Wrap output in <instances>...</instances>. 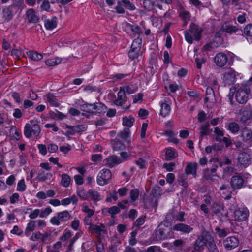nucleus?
<instances>
[{
    "mask_svg": "<svg viewBox=\"0 0 252 252\" xmlns=\"http://www.w3.org/2000/svg\"><path fill=\"white\" fill-rule=\"evenodd\" d=\"M127 97L124 91L120 88V90L117 94V98L114 101V103L118 106H122L127 102Z\"/></svg>",
    "mask_w": 252,
    "mask_h": 252,
    "instance_id": "16",
    "label": "nucleus"
},
{
    "mask_svg": "<svg viewBox=\"0 0 252 252\" xmlns=\"http://www.w3.org/2000/svg\"><path fill=\"white\" fill-rule=\"evenodd\" d=\"M66 61L65 59H61L59 57H56L55 58L49 59L45 61V64L48 66H53L57 65L62 62L65 63Z\"/></svg>",
    "mask_w": 252,
    "mask_h": 252,
    "instance_id": "26",
    "label": "nucleus"
},
{
    "mask_svg": "<svg viewBox=\"0 0 252 252\" xmlns=\"http://www.w3.org/2000/svg\"><path fill=\"white\" fill-rule=\"evenodd\" d=\"M47 100L51 105L58 106L59 103L56 96L53 94L49 93L46 95Z\"/></svg>",
    "mask_w": 252,
    "mask_h": 252,
    "instance_id": "35",
    "label": "nucleus"
},
{
    "mask_svg": "<svg viewBox=\"0 0 252 252\" xmlns=\"http://www.w3.org/2000/svg\"><path fill=\"white\" fill-rule=\"evenodd\" d=\"M223 76L225 79H239L242 77V75L240 73L229 68L225 71L223 73Z\"/></svg>",
    "mask_w": 252,
    "mask_h": 252,
    "instance_id": "22",
    "label": "nucleus"
},
{
    "mask_svg": "<svg viewBox=\"0 0 252 252\" xmlns=\"http://www.w3.org/2000/svg\"><path fill=\"white\" fill-rule=\"evenodd\" d=\"M15 6H9L4 8L1 13V16L4 21H9L13 17Z\"/></svg>",
    "mask_w": 252,
    "mask_h": 252,
    "instance_id": "15",
    "label": "nucleus"
},
{
    "mask_svg": "<svg viewBox=\"0 0 252 252\" xmlns=\"http://www.w3.org/2000/svg\"><path fill=\"white\" fill-rule=\"evenodd\" d=\"M93 112L98 113H105L107 107L102 103H96L93 104Z\"/></svg>",
    "mask_w": 252,
    "mask_h": 252,
    "instance_id": "31",
    "label": "nucleus"
},
{
    "mask_svg": "<svg viewBox=\"0 0 252 252\" xmlns=\"http://www.w3.org/2000/svg\"><path fill=\"white\" fill-rule=\"evenodd\" d=\"M75 242L74 240L70 238L68 241L66 242V244L64 245L67 247V252H69L73 250V244Z\"/></svg>",
    "mask_w": 252,
    "mask_h": 252,
    "instance_id": "63",
    "label": "nucleus"
},
{
    "mask_svg": "<svg viewBox=\"0 0 252 252\" xmlns=\"http://www.w3.org/2000/svg\"><path fill=\"white\" fill-rule=\"evenodd\" d=\"M44 24L46 29L48 30H52L57 27V18L56 17H53L51 19H46L44 21Z\"/></svg>",
    "mask_w": 252,
    "mask_h": 252,
    "instance_id": "27",
    "label": "nucleus"
},
{
    "mask_svg": "<svg viewBox=\"0 0 252 252\" xmlns=\"http://www.w3.org/2000/svg\"><path fill=\"white\" fill-rule=\"evenodd\" d=\"M213 212L220 218L222 219L227 217V214L224 210V206L223 204H218L215 203L213 204Z\"/></svg>",
    "mask_w": 252,
    "mask_h": 252,
    "instance_id": "12",
    "label": "nucleus"
},
{
    "mask_svg": "<svg viewBox=\"0 0 252 252\" xmlns=\"http://www.w3.org/2000/svg\"><path fill=\"white\" fill-rule=\"evenodd\" d=\"M239 162L244 166H247L251 162L250 155L247 153H241L238 158Z\"/></svg>",
    "mask_w": 252,
    "mask_h": 252,
    "instance_id": "23",
    "label": "nucleus"
},
{
    "mask_svg": "<svg viewBox=\"0 0 252 252\" xmlns=\"http://www.w3.org/2000/svg\"><path fill=\"white\" fill-rule=\"evenodd\" d=\"M186 213L184 211H179L175 217V219L176 221L180 222H184L185 221V219L184 216H185Z\"/></svg>",
    "mask_w": 252,
    "mask_h": 252,
    "instance_id": "58",
    "label": "nucleus"
},
{
    "mask_svg": "<svg viewBox=\"0 0 252 252\" xmlns=\"http://www.w3.org/2000/svg\"><path fill=\"white\" fill-rule=\"evenodd\" d=\"M215 175L211 174L208 169L206 170L204 172V178L208 181L209 182H213L215 180Z\"/></svg>",
    "mask_w": 252,
    "mask_h": 252,
    "instance_id": "60",
    "label": "nucleus"
},
{
    "mask_svg": "<svg viewBox=\"0 0 252 252\" xmlns=\"http://www.w3.org/2000/svg\"><path fill=\"white\" fill-rule=\"evenodd\" d=\"M186 41L189 44H191L193 40L198 41L201 36L202 29L198 25L191 24L188 30L184 31Z\"/></svg>",
    "mask_w": 252,
    "mask_h": 252,
    "instance_id": "1",
    "label": "nucleus"
},
{
    "mask_svg": "<svg viewBox=\"0 0 252 252\" xmlns=\"http://www.w3.org/2000/svg\"><path fill=\"white\" fill-rule=\"evenodd\" d=\"M197 164L196 163H189L185 168L186 174H191L194 177L196 176Z\"/></svg>",
    "mask_w": 252,
    "mask_h": 252,
    "instance_id": "24",
    "label": "nucleus"
},
{
    "mask_svg": "<svg viewBox=\"0 0 252 252\" xmlns=\"http://www.w3.org/2000/svg\"><path fill=\"white\" fill-rule=\"evenodd\" d=\"M62 246L61 241H58L52 246L47 247V252H60Z\"/></svg>",
    "mask_w": 252,
    "mask_h": 252,
    "instance_id": "32",
    "label": "nucleus"
},
{
    "mask_svg": "<svg viewBox=\"0 0 252 252\" xmlns=\"http://www.w3.org/2000/svg\"><path fill=\"white\" fill-rule=\"evenodd\" d=\"M169 229L167 227L160 224L155 231V236L157 240H164L169 236Z\"/></svg>",
    "mask_w": 252,
    "mask_h": 252,
    "instance_id": "7",
    "label": "nucleus"
},
{
    "mask_svg": "<svg viewBox=\"0 0 252 252\" xmlns=\"http://www.w3.org/2000/svg\"><path fill=\"white\" fill-rule=\"evenodd\" d=\"M243 33L247 36L252 37V24H249L245 27Z\"/></svg>",
    "mask_w": 252,
    "mask_h": 252,
    "instance_id": "51",
    "label": "nucleus"
},
{
    "mask_svg": "<svg viewBox=\"0 0 252 252\" xmlns=\"http://www.w3.org/2000/svg\"><path fill=\"white\" fill-rule=\"evenodd\" d=\"M120 212L119 207L114 206L108 209V212L111 214V218H114L115 215Z\"/></svg>",
    "mask_w": 252,
    "mask_h": 252,
    "instance_id": "54",
    "label": "nucleus"
},
{
    "mask_svg": "<svg viewBox=\"0 0 252 252\" xmlns=\"http://www.w3.org/2000/svg\"><path fill=\"white\" fill-rule=\"evenodd\" d=\"M212 239V237L208 232L203 233L199 236L195 240L194 249L197 251H200L203 249L204 246L207 243L210 242Z\"/></svg>",
    "mask_w": 252,
    "mask_h": 252,
    "instance_id": "3",
    "label": "nucleus"
},
{
    "mask_svg": "<svg viewBox=\"0 0 252 252\" xmlns=\"http://www.w3.org/2000/svg\"><path fill=\"white\" fill-rule=\"evenodd\" d=\"M173 229L175 231H180L183 234H189L193 230V228L186 224L179 223L175 224L173 227Z\"/></svg>",
    "mask_w": 252,
    "mask_h": 252,
    "instance_id": "14",
    "label": "nucleus"
},
{
    "mask_svg": "<svg viewBox=\"0 0 252 252\" xmlns=\"http://www.w3.org/2000/svg\"><path fill=\"white\" fill-rule=\"evenodd\" d=\"M112 142L113 149L115 151L122 150L125 148V144L119 139H114Z\"/></svg>",
    "mask_w": 252,
    "mask_h": 252,
    "instance_id": "33",
    "label": "nucleus"
},
{
    "mask_svg": "<svg viewBox=\"0 0 252 252\" xmlns=\"http://www.w3.org/2000/svg\"><path fill=\"white\" fill-rule=\"evenodd\" d=\"M120 89H122V91H124L125 94L126 92L129 94H131L134 93L135 91L133 87L127 85H124L123 87H121Z\"/></svg>",
    "mask_w": 252,
    "mask_h": 252,
    "instance_id": "62",
    "label": "nucleus"
},
{
    "mask_svg": "<svg viewBox=\"0 0 252 252\" xmlns=\"http://www.w3.org/2000/svg\"><path fill=\"white\" fill-rule=\"evenodd\" d=\"M239 241L238 238L235 236H229L227 237L223 241V244L227 250H231L239 245Z\"/></svg>",
    "mask_w": 252,
    "mask_h": 252,
    "instance_id": "8",
    "label": "nucleus"
},
{
    "mask_svg": "<svg viewBox=\"0 0 252 252\" xmlns=\"http://www.w3.org/2000/svg\"><path fill=\"white\" fill-rule=\"evenodd\" d=\"M210 125L207 123L202 125L200 128V141L202 140L203 137L210 134L212 132V129H209Z\"/></svg>",
    "mask_w": 252,
    "mask_h": 252,
    "instance_id": "25",
    "label": "nucleus"
},
{
    "mask_svg": "<svg viewBox=\"0 0 252 252\" xmlns=\"http://www.w3.org/2000/svg\"><path fill=\"white\" fill-rule=\"evenodd\" d=\"M241 136L243 138V140L247 143L250 146L252 144V131L247 127L243 129Z\"/></svg>",
    "mask_w": 252,
    "mask_h": 252,
    "instance_id": "17",
    "label": "nucleus"
},
{
    "mask_svg": "<svg viewBox=\"0 0 252 252\" xmlns=\"http://www.w3.org/2000/svg\"><path fill=\"white\" fill-rule=\"evenodd\" d=\"M142 38H135L132 42L131 49L128 52V56L132 60L137 58L141 55V44Z\"/></svg>",
    "mask_w": 252,
    "mask_h": 252,
    "instance_id": "2",
    "label": "nucleus"
},
{
    "mask_svg": "<svg viewBox=\"0 0 252 252\" xmlns=\"http://www.w3.org/2000/svg\"><path fill=\"white\" fill-rule=\"evenodd\" d=\"M10 133L13 136V138L18 140L20 138V134L15 126H13L10 129Z\"/></svg>",
    "mask_w": 252,
    "mask_h": 252,
    "instance_id": "57",
    "label": "nucleus"
},
{
    "mask_svg": "<svg viewBox=\"0 0 252 252\" xmlns=\"http://www.w3.org/2000/svg\"><path fill=\"white\" fill-rule=\"evenodd\" d=\"M180 16L184 21V25L186 26L187 25L188 21L190 19V13L187 11L182 10L180 13Z\"/></svg>",
    "mask_w": 252,
    "mask_h": 252,
    "instance_id": "40",
    "label": "nucleus"
},
{
    "mask_svg": "<svg viewBox=\"0 0 252 252\" xmlns=\"http://www.w3.org/2000/svg\"><path fill=\"white\" fill-rule=\"evenodd\" d=\"M249 94L247 89L239 88L236 92L235 98L240 104H244L248 101Z\"/></svg>",
    "mask_w": 252,
    "mask_h": 252,
    "instance_id": "10",
    "label": "nucleus"
},
{
    "mask_svg": "<svg viewBox=\"0 0 252 252\" xmlns=\"http://www.w3.org/2000/svg\"><path fill=\"white\" fill-rule=\"evenodd\" d=\"M215 231L220 238L224 237L229 233L228 229H221L219 227H216Z\"/></svg>",
    "mask_w": 252,
    "mask_h": 252,
    "instance_id": "41",
    "label": "nucleus"
},
{
    "mask_svg": "<svg viewBox=\"0 0 252 252\" xmlns=\"http://www.w3.org/2000/svg\"><path fill=\"white\" fill-rule=\"evenodd\" d=\"M129 27L130 30L133 32V33L135 34V38L138 37L142 38V32L138 26L129 24Z\"/></svg>",
    "mask_w": 252,
    "mask_h": 252,
    "instance_id": "37",
    "label": "nucleus"
},
{
    "mask_svg": "<svg viewBox=\"0 0 252 252\" xmlns=\"http://www.w3.org/2000/svg\"><path fill=\"white\" fill-rule=\"evenodd\" d=\"M214 132L216 135L215 139L217 141L219 142H222L221 137L223 136L224 133L223 131L220 129L219 127H217L215 128Z\"/></svg>",
    "mask_w": 252,
    "mask_h": 252,
    "instance_id": "42",
    "label": "nucleus"
},
{
    "mask_svg": "<svg viewBox=\"0 0 252 252\" xmlns=\"http://www.w3.org/2000/svg\"><path fill=\"white\" fill-rule=\"evenodd\" d=\"M249 216V211L245 208H239L234 212V218L236 221L241 222L246 220Z\"/></svg>",
    "mask_w": 252,
    "mask_h": 252,
    "instance_id": "9",
    "label": "nucleus"
},
{
    "mask_svg": "<svg viewBox=\"0 0 252 252\" xmlns=\"http://www.w3.org/2000/svg\"><path fill=\"white\" fill-rule=\"evenodd\" d=\"M27 55L29 58L35 61H39L43 58L42 54L33 51L27 52Z\"/></svg>",
    "mask_w": 252,
    "mask_h": 252,
    "instance_id": "30",
    "label": "nucleus"
},
{
    "mask_svg": "<svg viewBox=\"0 0 252 252\" xmlns=\"http://www.w3.org/2000/svg\"><path fill=\"white\" fill-rule=\"evenodd\" d=\"M50 9V4L48 0H44L40 6L41 11H49Z\"/></svg>",
    "mask_w": 252,
    "mask_h": 252,
    "instance_id": "55",
    "label": "nucleus"
},
{
    "mask_svg": "<svg viewBox=\"0 0 252 252\" xmlns=\"http://www.w3.org/2000/svg\"><path fill=\"white\" fill-rule=\"evenodd\" d=\"M208 249L209 252H219L213 238L208 243Z\"/></svg>",
    "mask_w": 252,
    "mask_h": 252,
    "instance_id": "49",
    "label": "nucleus"
},
{
    "mask_svg": "<svg viewBox=\"0 0 252 252\" xmlns=\"http://www.w3.org/2000/svg\"><path fill=\"white\" fill-rule=\"evenodd\" d=\"M134 121V118L131 116H129L128 117H125L123 119V124L124 126L130 127L133 126Z\"/></svg>",
    "mask_w": 252,
    "mask_h": 252,
    "instance_id": "38",
    "label": "nucleus"
},
{
    "mask_svg": "<svg viewBox=\"0 0 252 252\" xmlns=\"http://www.w3.org/2000/svg\"><path fill=\"white\" fill-rule=\"evenodd\" d=\"M152 193L155 197H158L162 194V190L161 188L158 186L154 187L152 189Z\"/></svg>",
    "mask_w": 252,
    "mask_h": 252,
    "instance_id": "52",
    "label": "nucleus"
},
{
    "mask_svg": "<svg viewBox=\"0 0 252 252\" xmlns=\"http://www.w3.org/2000/svg\"><path fill=\"white\" fill-rule=\"evenodd\" d=\"M121 163V158L116 155L110 156L105 159V164L109 168H112Z\"/></svg>",
    "mask_w": 252,
    "mask_h": 252,
    "instance_id": "19",
    "label": "nucleus"
},
{
    "mask_svg": "<svg viewBox=\"0 0 252 252\" xmlns=\"http://www.w3.org/2000/svg\"><path fill=\"white\" fill-rule=\"evenodd\" d=\"M26 17L29 23H36L38 21L39 18L35 11L31 8L26 12Z\"/></svg>",
    "mask_w": 252,
    "mask_h": 252,
    "instance_id": "21",
    "label": "nucleus"
},
{
    "mask_svg": "<svg viewBox=\"0 0 252 252\" xmlns=\"http://www.w3.org/2000/svg\"><path fill=\"white\" fill-rule=\"evenodd\" d=\"M122 1L118 0L117 5L114 8L116 12L118 14H124L125 12L124 9L122 6Z\"/></svg>",
    "mask_w": 252,
    "mask_h": 252,
    "instance_id": "61",
    "label": "nucleus"
},
{
    "mask_svg": "<svg viewBox=\"0 0 252 252\" xmlns=\"http://www.w3.org/2000/svg\"><path fill=\"white\" fill-rule=\"evenodd\" d=\"M130 198L133 201H135L138 197L139 195V191L137 189H132L130 191Z\"/></svg>",
    "mask_w": 252,
    "mask_h": 252,
    "instance_id": "53",
    "label": "nucleus"
},
{
    "mask_svg": "<svg viewBox=\"0 0 252 252\" xmlns=\"http://www.w3.org/2000/svg\"><path fill=\"white\" fill-rule=\"evenodd\" d=\"M90 196L92 199L97 201L100 200L99 193L95 190H93V189H90L88 190V197Z\"/></svg>",
    "mask_w": 252,
    "mask_h": 252,
    "instance_id": "44",
    "label": "nucleus"
},
{
    "mask_svg": "<svg viewBox=\"0 0 252 252\" xmlns=\"http://www.w3.org/2000/svg\"><path fill=\"white\" fill-rule=\"evenodd\" d=\"M228 129L233 133H237L239 130L238 124L235 122L230 123L228 125Z\"/></svg>",
    "mask_w": 252,
    "mask_h": 252,
    "instance_id": "45",
    "label": "nucleus"
},
{
    "mask_svg": "<svg viewBox=\"0 0 252 252\" xmlns=\"http://www.w3.org/2000/svg\"><path fill=\"white\" fill-rule=\"evenodd\" d=\"M154 6V4L152 0H144L143 1V7L148 11L152 10Z\"/></svg>",
    "mask_w": 252,
    "mask_h": 252,
    "instance_id": "47",
    "label": "nucleus"
},
{
    "mask_svg": "<svg viewBox=\"0 0 252 252\" xmlns=\"http://www.w3.org/2000/svg\"><path fill=\"white\" fill-rule=\"evenodd\" d=\"M170 100L169 98H165V102L160 104V115L163 117L168 115L171 110L170 104L168 103V101Z\"/></svg>",
    "mask_w": 252,
    "mask_h": 252,
    "instance_id": "20",
    "label": "nucleus"
},
{
    "mask_svg": "<svg viewBox=\"0 0 252 252\" xmlns=\"http://www.w3.org/2000/svg\"><path fill=\"white\" fill-rule=\"evenodd\" d=\"M66 128L67 129V130L66 131L65 135L67 137L74 135L76 133H81L85 129V126L83 125H76L74 126L66 125Z\"/></svg>",
    "mask_w": 252,
    "mask_h": 252,
    "instance_id": "11",
    "label": "nucleus"
},
{
    "mask_svg": "<svg viewBox=\"0 0 252 252\" xmlns=\"http://www.w3.org/2000/svg\"><path fill=\"white\" fill-rule=\"evenodd\" d=\"M77 195L84 200H86L88 197V191L86 192L83 189H80L77 192Z\"/></svg>",
    "mask_w": 252,
    "mask_h": 252,
    "instance_id": "59",
    "label": "nucleus"
},
{
    "mask_svg": "<svg viewBox=\"0 0 252 252\" xmlns=\"http://www.w3.org/2000/svg\"><path fill=\"white\" fill-rule=\"evenodd\" d=\"M145 252H161V249L158 246H152L148 247Z\"/></svg>",
    "mask_w": 252,
    "mask_h": 252,
    "instance_id": "64",
    "label": "nucleus"
},
{
    "mask_svg": "<svg viewBox=\"0 0 252 252\" xmlns=\"http://www.w3.org/2000/svg\"><path fill=\"white\" fill-rule=\"evenodd\" d=\"M79 108L81 111L88 113H93V104L84 103L80 105Z\"/></svg>",
    "mask_w": 252,
    "mask_h": 252,
    "instance_id": "43",
    "label": "nucleus"
},
{
    "mask_svg": "<svg viewBox=\"0 0 252 252\" xmlns=\"http://www.w3.org/2000/svg\"><path fill=\"white\" fill-rule=\"evenodd\" d=\"M26 189V185L25 184V181L24 179H21L18 183L17 190L20 192H23Z\"/></svg>",
    "mask_w": 252,
    "mask_h": 252,
    "instance_id": "56",
    "label": "nucleus"
},
{
    "mask_svg": "<svg viewBox=\"0 0 252 252\" xmlns=\"http://www.w3.org/2000/svg\"><path fill=\"white\" fill-rule=\"evenodd\" d=\"M72 236V232L70 230L65 229L62 235L60 237V241L66 242L68 240L71 238Z\"/></svg>",
    "mask_w": 252,
    "mask_h": 252,
    "instance_id": "36",
    "label": "nucleus"
},
{
    "mask_svg": "<svg viewBox=\"0 0 252 252\" xmlns=\"http://www.w3.org/2000/svg\"><path fill=\"white\" fill-rule=\"evenodd\" d=\"M228 60L226 55L223 53H219L217 54L214 59L216 64L219 66H224Z\"/></svg>",
    "mask_w": 252,
    "mask_h": 252,
    "instance_id": "18",
    "label": "nucleus"
},
{
    "mask_svg": "<svg viewBox=\"0 0 252 252\" xmlns=\"http://www.w3.org/2000/svg\"><path fill=\"white\" fill-rule=\"evenodd\" d=\"M71 217L69 213L65 210L57 213L56 216H54L51 218L50 222L53 225H59L61 222H66L69 220Z\"/></svg>",
    "mask_w": 252,
    "mask_h": 252,
    "instance_id": "4",
    "label": "nucleus"
},
{
    "mask_svg": "<svg viewBox=\"0 0 252 252\" xmlns=\"http://www.w3.org/2000/svg\"><path fill=\"white\" fill-rule=\"evenodd\" d=\"M70 177L68 174H63L62 175L61 184L64 187H67L70 184Z\"/></svg>",
    "mask_w": 252,
    "mask_h": 252,
    "instance_id": "39",
    "label": "nucleus"
},
{
    "mask_svg": "<svg viewBox=\"0 0 252 252\" xmlns=\"http://www.w3.org/2000/svg\"><path fill=\"white\" fill-rule=\"evenodd\" d=\"M166 159L167 160H171L175 158V153L173 149H167L165 153Z\"/></svg>",
    "mask_w": 252,
    "mask_h": 252,
    "instance_id": "48",
    "label": "nucleus"
},
{
    "mask_svg": "<svg viewBox=\"0 0 252 252\" xmlns=\"http://www.w3.org/2000/svg\"><path fill=\"white\" fill-rule=\"evenodd\" d=\"M52 177L51 173H46L43 170L39 171L36 179L40 182H45L48 179H50Z\"/></svg>",
    "mask_w": 252,
    "mask_h": 252,
    "instance_id": "28",
    "label": "nucleus"
},
{
    "mask_svg": "<svg viewBox=\"0 0 252 252\" xmlns=\"http://www.w3.org/2000/svg\"><path fill=\"white\" fill-rule=\"evenodd\" d=\"M122 2L124 4L125 8L129 10L132 11L135 9V6L128 0H122Z\"/></svg>",
    "mask_w": 252,
    "mask_h": 252,
    "instance_id": "50",
    "label": "nucleus"
},
{
    "mask_svg": "<svg viewBox=\"0 0 252 252\" xmlns=\"http://www.w3.org/2000/svg\"><path fill=\"white\" fill-rule=\"evenodd\" d=\"M36 227V223L34 220H30L27 224L25 231V234L27 236L30 235V232L34 230Z\"/></svg>",
    "mask_w": 252,
    "mask_h": 252,
    "instance_id": "34",
    "label": "nucleus"
},
{
    "mask_svg": "<svg viewBox=\"0 0 252 252\" xmlns=\"http://www.w3.org/2000/svg\"><path fill=\"white\" fill-rule=\"evenodd\" d=\"M230 183L233 190L239 189L243 186L244 179L240 175H234L232 177Z\"/></svg>",
    "mask_w": 252,
    "mask_h": 252,
    "instance_id": "13",
    "label": "nucleus"
},
{
    "mask_svg": "<svg viewBox=\"0 0 252 252\" xmlns=\"http://www.w3.org/2000/svg\"><path fill=\"white\" fill-rule=\"evenodd\" d=\"M41 131L40 127L38 125L34 124L31 126L27 124L24 127V133L26 137L29 138L32 135L37 137Z\"/></svg>",
    "mask_w": 252,
    "mask_h": 252,
    "instance_id": "5",
    "label": "nucleus"
},
{
    "mask_svg": "<svg viewBox=\"0 0 252 252\" xmlns=\"http://www.w3.org/2000/svg\"><path fill=\"white\" fill-rule=\"evenodd\" d=\"M221 30L229 34H233L239 31V28L236 26L225 24L222 26Z\"/></svg>",
    "mask_w": 252,
    "mask_h": 252,
    "instance_id": "29",
    "label": "nucleus"
},
{
    "mask_svg": "<svg viewBox=\"0 0 252 252\" xmlns=\"http://www.w3.org/2000/svg\"><path fill=\"white\" fill-rule=\"evenodd\" d=\"M112 173L108 169H103L98 173L97 177V183L100 186L106 185L111 179Z\"/></svg>",
    "mask_w": 252,
    "mask_h": 252,
    "instance_id": "6",
    "label": "nucleus"
},
{
    "mask_svg": "<svg viewBox=\"0 0 252 252\" xmlns=\"http://www.w3.org/2000/svg\"><path fill=\"white\" fill-rule=\"evenodd\" d=\"M129 129L128 128H125L119 133L118 136L122 139L126 140L129 137Z\"/></svg>",
    "mask_w": 252,
    "mask_h": 252,
    "instance_id": "46",
    "label": "nucleus"
}]
</instances>
